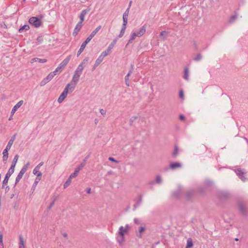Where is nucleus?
Masks as SVG:
<instances>
[{"mask_svg": "<svg viewBox=\"0 0 248 248\" xmlns=\"http://www.w3.org/2000/svg\"><path fill=\"white\" fill-rule=\"evenodd\" d=\"M111 51L107 49L106 51L103 52L101 54V56H102L103 58L105 57L106 56H108L109 53H110Z\"/></svg>", "mask_w": 248, "mask_h": 248, "instance_id": "28", "label": "nucleus"}, {"mask_svg": "<svg viewBox=\"0 0 248 248\" xmlns=\"http://www.w3.org/2000/svg\"><path fill=\"white\" fill-rule=\"evenodd\" d=\"M145 231V228L142 226H140L139 228V234L138 235V236L140 238L142 237V233Z\"/></svg>", "mask_w": 248, "mask_h": 248, "instance_id": "30", "label": "nucleus"}, {"mask_svg": "<svg viewBox=\"0 0 248 248\" xmlns=\"http://www.w3.org/2000/svg\"><path fill=\"white\" fill-rule=\"evenodd\" d=\"M235 172L242 181H245L247 180V178L245 177L246 172L244 170L238 168L235 170Z\"/></svg>", "mask_w": 248, "mask_h": 248, "instance_id": "6", "label": "nucleus"}, {"mask_svg": "<svg viewBox=\"0 0 248 248\" xmlns=\"http://www.w3.org/2000/svg\"><path fill=\"white\" fill-rule=\"evenodd\" d=\"M59 67H61V69H62V68H64L65 66L64 65H63V64H62V63H61L60 64V66H59Z\"/></svg>", "mask_w": 248, "mask_h": 248, "instance_id": "55", "label": "nucleus"}, {"mask_svg": "<svg viewBox=\"0 0 248 248\" xmlns=\"http://www.w3.org/2000/svg\"><path fill=\"white\" fill-rule=\"evenodd\" d=\"M85 166V163H82L75 170V172L71 174L70 175V178H73L76 177L79 171L82 169V168Z\"/></svg>", "mask_w": 248, "mask_h": 248, "instance_id": "10", "label": "nucleus"}, {"mask_svg": "<svg viewBox=\"0 0 248 248\" xmlns=\"http://www.w3.org/2000/svg\"><path fill=\"white\" fill-rule=\"evenodd\" d=\"M23 101L22 100H21L19 101L13 108L11 112V114L14 115V113L16 112V111L17 110V109L19 108L21 105L23 104Z\"/></svg>", "mask_w": 248, "mask_h": 248, "instance_id": "13", "label": "nucleus"}, {"mask_svg": "<svg viewBox=\"0 0 248 248\" xmlns=\"http://www.w3.org/2000/svg\"><path fill=\"white\" fill-rule=\"evenodd\" d=\"M193 244L192 239L191 238H189L187 240V244L186 248H191L193 247Z\"/></svg>", "mask_w": 248, "mask_h": 248, "instance_id": "22", "label": "nucleus"}, {"mask_svg": "<svg viewBox=\"0 0 248 248\" xmlns=\"http://www.w3.org/2000/svg\"><path fill=\"white\" fill-rule=\"evenodd\" d=\"M42 175V173H39L38 175H37V176L36 177L33 184L34 186H37L39 182L40 181L41 179Z\"/></svg>", "mask_w": 248, "mask_h": 248, "instance_id": "21", "label": "nucleus"}, {"mask_svg": "<svg viewBox=\"0 0 248 248\" xmlns=\"http://www.w3.org/2000/svg\"><path fill=\"white\" fill-rule=\"evenodd\" d=\"M38 62L41 63H44L46 62V60L45 59H39L38 58H34L31 59V62L33 63L34 62Z\"/></svg>", "mask_w": 248, "mask_h": 248, "instance_id": "18", "label": "nucleus"}, {"mask_svg": "<svg viewBox=\"0 0 248 248\" xmlns=\"http://www.w3.org/2000/svg\"><path fill=\"white\" fill-rule=\"evenodd\" d=\"M108 159L110 161H113V162H116V163L118 162V161L117 160H116L114 158H113L112 157H109Z\"/></svg>", "mask_w": 248, "mask_h": 248, "instance_id": "45", "label": "nucleus"}, {"mask_svg": "<svg viewBox=\"0 0 248 248\" xmlns=\"http://www.w3.org/2000/svg\"><path fill=\"white\" fill-rule=\"evenodd\" d=\"M125 28H126L125 26H123V27L122 28V29L121 30L120 34L119 35V37H121L123 36L124 32V31L125 30Z\"/></svg>", "mask_w": 248, "mask_h": 248, "instance_id": "37", "label": "nucleus"}, {"mask_svg": "<svg viewBox=\"0 0 248 248\" xmlns=\"http://www.w3.org/2000/svg\"><path fill=\"white\" fill-rule=\"evenodd\" d=\"M166 33V31H163L162 32H161L160 34V36L161 37L163 36L164 35V34Z\"/></svg>", "mask_w": 248, "mask_h": 248, "instance_id": "52", "label": "nucleus"}, {"mask_svg": "<svg viewBox=\"0 0 248 248\" xmlns=\"http://www.w3.org/2000/svg\"><path fill=\"white\" fill-rule=\"evenodd\" d=\"M185 118V116L183 115H180L179 116V119L182 121L184 120Z\"/></svg>", "mask_w": 248, "mask_h": 248, "instance_id": "49", "label": "nucleus"}, {"mask_svg": "<svg viewBox=\"0 0 248 248\" xmlns=\"http://www.w3.org/2000/svg\"><path fill=\"white\" fill-rule=\"evenodd\" d=\"M71 179L70 177L66 181V182L64 183L63 186L64 188H65L66 187H67L71 183Z\"/></svg>", "mask_w": 248, "mask_h": 248, "instance_id": "36", "label": "nucleus"}, {"mask_svg": "<svg viewBox=\"0 0 248 248\" xmlns=\"http://www.w3.org/2000/svg\"><path fill=\"white\" fill-rule=\"evenodd\" d=\"M18 155H16L15 157H14V158L12 161V165H13V166H16V165L17 162V160H18Z\"/></svg>", "mask_w": 248, "mask_h": 248, "instance_id": "31", "label": "nucleus"}, {"mask_svg": "<svg viewBox=\"0 0 248 248\" xmlns=\"http://www.w3.org/2000/svg\"><path fill=\"white\" fill-rule=\"evenodd\" d=\"M241 210L243 211V208L242 207H240Z\"/></svg>", "mask_w": 248, "mask_h": 248, "instance_id": "60", "label": "nucleus"}, {"mask_svg": "<svg viewBox=\"0 0 248 248\" xmlns=\"http://www.w3.org/2000/svg\"><path fill=\"white\" fill-rule=\"evenodd\" d=\"M15 138H16V134L14 135L11 138V139L10 140H13V142L14 143V141L15 140Z\"/></svg>", "mask_w": 248, "mask_h": 248, "instance_id": "51", "label": "nucleus"}, {"mask_svg": "<svg viewBox=\"0 0 248 248\" xmlns=\"http://www.w3.org/2000/svg\"><path fill=\"white\" fill-rule=\"evenodd\" d=\"M117 42V40L116 39H114L112 42L109 45L108 48L107 49H108V50H109L110 51L111 50V49L114 47V46H115L116 43Z\"/></svg>", "mask_w": 248, "mask_h": 248, "instance_id": "26", "label": "nucleus"}, {"mask_svg": "<svg viewBox=\"0 0 248 248\" xmlns=\"http://www.w3.org/2000/svg\"><path fill=\"white\" fill-rule=\"evenodd\" d=\"M128 15V9L124 12L123 15V21L124 24L123 26H126V25L127 23V17Z\"/></svg>", "mask_w": 248, "mask_h": 248, "instance_id": "16", "label": "nucleus"}, {"mask_svg": "<svg viewBox=\"0 0 248 248\" xmlns=\"http://www.w3.org/2000/svg\"><path fill=\"white\" fill-rule=\"evenodd\" d=\"M10 176L8 175V174H6L5 177L3 181V184L4 185H6L7 184L8 180Z\"/></svg>", "mask_w": 248, "mask_h": 248, "instance_id": "35", "label": "nucleus"}, {"mask_svg": "<svg viewBox=\"0 0 248 248\" xmlns=\"http://www.w3.org/2000/svg\"><path fill=\"white\" fill-rule=\"evenodd\" d=\"M155 180L157 183L159 184L161 182V178L160 176H157Z\"/></svg>", "mask_w": 248, "mask_h": 248, "instance_id": "42", "label": "nucleus"}, {"mask_svg": "<svg viewBox=\"0 0 248 248\" xmlns=\"http://www.w3.org/2000/svg\"><path fill=\"white\" fill-rule=\"evenodd\" d=\"M101 26H98L93 31H92L91 34L94 36V35L96 34V33L101 29Z\"/></svg>", "mask_w": 248, "mask_h": 248, "instance_id": "33", "label": "nucleus"}, {"mask_svg": "<svg viewBox=\"0 0 248 248\" xmlns=\"http://www.w3.org/2000/svg\"><path fill=\"white\" fill-rule=\"evenodd\" d=\"M29 22L36 28H38L41 26L42 23L40 19L36 17H31L29 20Z\"/></svg>", "mask_w": 248, "mask_h": 248, "instance_id": "4", "label": "nucleus"}, {"mask_svg": "<svg viewBox=\"0 0 248 248\" xmlns=\"http://www.w3.org/2000/svg\"><path fill=\"white\" fill-rule=\"evenodd\" d=\"M12 119V115L9 118V120H11Z\"/></svg>", "mask_w": 248, "mask_h": 248, "instance_id": "59", "label": "nucleus"}, {"mask_svg": "<svg viewBox=\"0 0 248 248\" xmlns=\"http://www.w3.org/2000/svg\"><path fill=\"white\" fill-rule=\"evenodd\" d=\"M39 170L40 169H39V167H35L33 170V173L37 176V175H38L39 173H42Z\"/></svg>", "mask_w": 248, "mask_h": 248, "instance_id": "29", "label": "nucleus"}, {"mask_svg": "<svg viewBox=\"0 0 248 248\" xmlns=\"http://www.w3.org/2000/svg\"><path fill=\"white\" fill-rule=\"evenodd\" d=\"M103 59H104V58L102 56H100L98 58V59L95 61V64H94L93 70H94L95 69V68L97 66H98L101 63V62L103 61Z\"/></svg>", "mask_w": 248, "mask_h": 248, "instance_id": "17", "label": "nucleus"}, {"mask_svg": "<svg viewBox=\"0 0 248 248\" xmlns=\"http://www.w3.org/2000/svg\"><path fill=\"white\" fill-rule=\"evenodd\" d=\"M236 16H232L231 17V20L233 21V20H235L236 19Z\"/></svg>", "mask_w": 248, "mask_h": 248, "instance_id": "53", "label": "nucleus"}, {"mask_svg": "<svg viewBox=\"0 0 248 248\" xmlns=\"http://www.w3.org/2000/svg\"><path fill=\"white\" fill-rule=\"evenodd\" d=\"M184 77L186 80H188V69L187 68H186L185 69V74H184Z\"/></svg>", "mask_w": 248, "mask_h": 248, "instance_id": "34", "label": "nucleus"}, {"mask_svg": "<svg viewBox=\"0 0 248 248\" xmlns=\"http://www.w3.org/2000/svg\"><path fill=\"white\" fill-rule=\"evenodd\" d=\"M30 29V27L28 25H25L20 28L19 30V32H22L23 30L28 31Z\"/></svg>", "mask_w": 248, "mask_h": 248, "instance_id": "27", "label": "nucleus"}, {"mask_svg": "<svg viewBox=\"0 0 248 248\" xmlns=\"http://www.w3.org/2000/svg\"><path fill=\"white\" fill-rule=\"evenodd\" d=\"M82 26V24H81V22H78L76 26L75 27V28L74 29V30L73 33V34L74 36H76L78 34V32L81 29Z\"/></svg>", "mask_w": 248, "mask_h": 248, "instance_id": "11", "label": "nucleus"}, {"mask_svg": "<svg viewBox=\"0 0 248 248\" xmlns=\"http://www.w3.org/2000/svg\"><path fill=\"white\" fill-rule=\"evenodd\" d=\"M181 166V164L178 162L172 163L170 165V168L172 169L180 168Z\"/></svg>", "mask_w": 248, "mask_h": 248, "instance_id": "20", "label": "nucleus"}, {"mask_svg": "<svg viewBox=\"0 0 248 248\" xmlns=\"http://www.w3.org/2000/svg\"><path fill=\"white\" fill-rule=\"evenodd\" d=\"M87 192L88 193V194H90L91 193V188H89L87 189Z\"/></svg>", "mask_w": 248, "mask_h": 248, "instance_id": "56", "label": "nucleus"}, {"mask_svg": "<svg viewBox=\"0 0 248 248\" xmlns=\"http://www.w3.org/2000/svg\"><path fill=\"white\" fill-rule=\"evenodd\" d=\"M2 159L4 163H6L8 158V150L4 149L2 153Z\"/></svg>", "mask_w": 248, "mask_h": 248, "instance_id": "15", "label": "nucleus"}, {"mask_svg": "<svg viewBox=\"0 0 248 248\" xmlns=\"http://www.w3.org/2000/svg\"><path fill=\"white\" fill-rule=\"evenodd\" d=\"M86 46V45L84 43H83L82 44V45L80 46V47L78 51V56H79L82 52V51H83V50L85 48Z\"/></svg>", "mask_w": 248, "mask_h": 248, "instance_id": "23", "label": "nucleus"}, {"mask_svg": "<svg viewBox=\"0 0 248 248\" xmlns=\"http://www.w3.org/2000/svg\"><path fill=\"white\" fill-rule=\"evenodd\" d=\"M43 39V37L40 36H38L37 38V41L39 42V43H41L42 42Z\"/></svg>", "mask_w": 248, "mask_h": 248, "instance_id": "43", "label": "nucleus"}, {"mask_svg": "<svg viewBox=\"0 0 248 248\" xmlns=\"http://www.w3.org/2000/svg\"><path fill=\"white\" fill-rule=\"evenodd\" d=\"M90 41H91L90 39L87 37V38L86 39V40L83 43L87 45Z\"/></svg>", "mask_w": 248, "mask_h": 248, "instance_id": "47", "label": "nucleus"}, {"mask_svg": "<svg viewBox=\"0 0 248 248\" xmlns=\"http://www.w3.org/2000/svg\"><path fill=\"white\" fill-rule=\"evenodd\" d=\"M135 222L136 223H137V222H136V219H135Z\"/></svg>", "mask_w": 248, "mask_h": 248, "instance_id": "61", "label": "nucleus"}, {"mask_svg": "<svg viewBox=\"0 0 248 248\" xmlns=\"http://www.w3.org/2000/svg\"><path fill=\"white\" fill-rule=\"evenodd\" d=\"M71 84H67L66 85L63 92L62 93V94L58 98V101L59 102V103H62L64 100V99L66 97L68 92H71Z\"/></svg>", "mask_w": 248, "mask_h": 248, "instance_id": "2", "label": "nucleus"}, {"mask_svg": "<svg viewBox=\"0 0 248 248\" xmlns=\"http://www.w3.org/2000/svg\"><path fill=\"white\" fill-rule=\"evenodd\" d=\"M44 163L43 162H40L36 167H39V169L43 165Z\"/></svg>", "mask_w": 248, "mask_h": 248, "instance_id": "50", "label": "nucleus"}, {"mask_svg": "<svg viewBox=\"0 0 248 248\" xmlns=\"http://www.w3.org/2000/svg\"><path fill=\"white\" fill-rule=\"evenodd\" d=\"M63 235L64 237H66L67 236V234L64 233L63 234Z\"/></svg>", "mask_w": 248, "mask_h": 248, "instance_id": "58", "label": "nucleus"}, {"mask_svg": "<svg viewBox=\"0 0 248 248\" xmlns=\"http://www.w3.org/2000/svg\"><path fill=\"white\" fill-rule=\"evenodd\" d=\"M179 97L181 98L182 99H184V94L183 91L182 90H181L179 92Z\"/></svg>", "mask_w": 248, "mask_h": 248, "instance_id": "39", "label": "nucleus"}, {"mask_svg": "<svg viewBox=\"0 0 248 248\" xmlns=\"http://www.w3.org/2000/svg\"><path fill=\"white\" fill-rule=\"evenodd\" d=\"M80 75L81 74H80L79 73L75 72L74 75L73 77L71 82H70V83L68 84H71V88H70L71 92H72L74 91V90L76 87V85L78 81Z\"/></svg>", "mask_w": 248, "mask_h": 248, "instance_id": "3", "label": "nucleus"}, {"mask_svg": "<svg viewBox=\"0 0 248 248\" xmlns=\"http://www.w3.org/2000/svg\"><path fill=\"white\" fill-rule=\"evenodd\" d=\"M131 72H129V73L125 76V81H128L129 80V77L130 75Z\"/></svg>", "mask_w": 248, "mask_h": 248, "instance_id": "44", "label": "nucleus"}, {"mask_svg": "<svg viewBox=\"0 0 248 248\" xmlns=\"http://www.w3.org/2000/svg\"><path fill=\"white\" fill-rule=\"evenodd\" d=\"M117 240L120 245H123L125 241L124 235L118 233Z\"/></svg>", "mask_w": 248, "mask_h": 248, "instance_id": "12", "label": "nucleus"}, {"mask_svg": "<svg viewBox=\"0 0 248 248\" xmlns=\"http://www.w3.org/2000/svg\"><path fill=\"white\" fill-rule=\"evenodd\" d=\"M178 149L177 147H175V149H174V151L173 153V155L174 156H176L178 154Z\"/></svg>", "mask_w": 248, "mask_h": 248, "instance_id": "38", "label": "nucleus"}, {"mask_svg": "<svg viewBox=\"0 0 248 248\" xmlns=\"http://www.w3.org/2000/svg\"><path fill=\"white\" fill-rule=\"evenodd\" d=\"M94 36L91 33V34L88 37V38H90L91 40Z\"/></svg>", "mask_w": 248, "mask_h": 248, "instance_id": "54", "label": "nucleus"}, {"mask_svg": "<svg viewBox=\"0 0 248 248\" xmlns=\"http://www.w3.org/2000/svg\"><path fill=\"white\" fill-rule=\"evenodd\" d=\"M88 61L87 59H85L83 60L82 62L78 65L77 69L75 71V72L81 74L82 70H83L84 67H85L87 62Z\"/></svg>", "mask_w": 248, "mask_h": 248, "instance_id": "8", "label": "nucleus"}, {"mask_svg": "<svg viewBox=\"0 0 248 248\" xmlns=\"http://www.w3.org/2000/svg\"><path fill=\"white\" fill-rule=\"evenodd\" d=\"M100 112L102 115H105L106 114V111L103 109L100 110Z\"/></svg>", "mask_w": 248, "mask_h": 248, "instance_id": "48", "label": "nucleus"}, {"mask_svg": "<svg viewBox=\"0 0 248 248\" xmlns=\"http://www.w3.org/2000/svg\"><path fill=\"white\" fill-rule=\"evenodd\" d=\"M56 75L55 72H51L46 78H44L41 82V85L43 86L46 84L49 80H51L54 76Z\"/></svg>", "mask_w": 248, "mask_h": 248, "instance_id": "7", "label": "nucleus"}, {"mask_svg": "<svg viewBox=\"0 0 248 248\" xmlns=\"http://www.w3.org/2000/svg\"><path fill=\"white\" fill-rule=\"evenodd\" d=\"M125 83H126V85L127 86H129V81H128H128H125Z\"/></svg>", "mask_w": 248, "mask_h": 248, "instance_id": "57", "label": "nucleus"}, {"mask_svg": "<svg viewBox=\"0 0 248 248\" xmlns=\"http://www.w3.org/2000/svg\"><path fill=\"white\" fill-rule=\"evenodd\" d=\"M13 140H10L6 147V148L5 149L6 150H9L12 146V145H13Z\"/></svg>", "mask_w": 248, "mask_h": 248, "instance_id": "32", "label": "nucleus"}, {"mask_svg": "<svg viewBox=\"0 0 248 248\" xmlns=\"http://www.w3.org/2000/svg\"><path fill=\"white\" fill-rule=\"evenodd\" d=\"M19 248H25L24 239L21 235L19 236Z\"/></svg>", "mask_w": 248, "mask_h": 248, "instance_id": "19", "label": "nucleus"}, {"mask_svg": "<svg viewBox=\"0 0 248 248\" xmlns=\"http://www.w3.org/2000/svg\"><path fill=\"white\" fill-rule=\"evenodd\" d=\"M71 59V56H68L66 59H65L61 63L63 64L64 66H65L69 62L70 60Z\"/></svg>", "mask_w": 248, "mask_h": 248, "instance_id": "24", "label": "nucleus"}, {"mask_svg": "<svg viewBox=\"0 0 248 248\" xmlns=\"http://www.w3.org/2000/svg\"><path fill=\"white\" fill-rule=\"evenodd\" d=\"M130 229V228L128 225H126L125 227L121 226L119 228L118 233L124 235L129 232Z\"/></svg>", "mask_w": 248, "mask_h": 248, "instance_id": "9", "label": "nucleus"}, {"mask_svg": "<svg viewBox=\"0 0 248 248\" xmlns=\"http://www.w3.org/2000/svg\"><path fill=\"white\" fill-rule=\"evenodd\" d=\"M201 58H202L201 55L198 54L194 58V60L195 61H199V60H201Z\"/></svg>", "mask_w": 248, "mask_h": 248, "instance_id": "40", "label": "nucleus"}, {"mask_svg": "<svg viewBox=\"0 0 248 248\" xmlns=\"http://www.w3.org/2000/svg\"><path fill=\"white\" fill-rule=\"evenodd\" d=\"M29 165L30 163H28L27 164L24 166L16 178V183H18L22 178L24 174L26 172Z\"/></svg>", "mask_w": 248, "mask_h": 248, "instance_id": "5", "label": "nucleus"}, {"mask_svg": "<svg viewBox=\"0 0 248 248\" xmlns=\"http://www.w3.org/2000/svg\"><path fill=\"white\" fill-rule=\"evenodd\" d=\"M61 67H59V66L56 69V70L54 71L55 72V74H56V73L58 72H61Z\"/></svg>", "mask_w": 248, "mask_h": 248, "instance_id": "46", "label": "nucleus"}, {"mask_svg": "<svg viewBox=\"0 0 248 248\" xmlns=\"http://www.w3.org/2000/svg\"><path fill=\"white\" fill-rule=\"evenodd\" d=\"M15 167V166L11 165L10 168L9 169L7 173V174H8L9 176H11L14 172Z\"/></svg>", "mask_w": 248, "mask_h": 248, "instance_id": "25", "label": "nucleus"}, {"mask_svg": "<svg viewBox=\"0 0 248 248\" xmlns=\"http://www.w3.org/2000/svg\"><path fill=\"white\" fill-rule=\"evenodd\" d=\"M89 10H87V9L84 10L80 13V16H79L80 21L79 22H81V24H82V23L84 20L85 16L87 14V13L89 12Z\"/></svg>", "mask_w": 248, "mask_h": 248, "instance_id": "14", "label": "nucleus"}, {"mask_svg": "<svg viewBox=\"0 0 248 248\" xmlns=\"http://www.w3.org/2000/svg\"><path fill=\"white\" fill-rule=\"evenodd\" d=\"M3 235L0 232V245L3 246Z\"/></svg>", "mask_w": 248, "mask_h": 248, "instance_id": "41", "label": "nucleus"}, {"mask_svg": "<svg viewBox=\"0 0 248 248\" xmlns=\"http://www.w3.org/2000/svg\"><path fill=\"white\" fill-rule=\"evenodd\" d=\"M146 32V26L145 25L142 26L140 30L136 31L134 32L131 34V38L129 40V42H131L132 41L135 39L136 37H140L143 35Z\"/></svg>", "mask_w": 248, "mask_h": 248, "instance_id": "1", "label": "nucleus"}]
</instances>
